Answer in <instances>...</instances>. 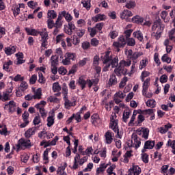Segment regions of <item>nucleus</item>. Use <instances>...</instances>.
<instances>
[{
    "label": "nucleus",
    "mask_w": 175,
    "mask_h": 175,
    "mask_svg": "<svg viewBox=\"0 0 175 175\" xmlns=\"http://www.w3.org/2000/svg\"><path fill=\"white\" fill-rule=\"evenodd\" d=\"M58 136H55L51 142H48V144H46L45 147H49V146H55L57 142H58Z\"/></svg>",
    "instance_id": "obj_57"
},
{
    "label": "nucleus",
    "mask_w": 175,
    "mask_h": 175,
    "mask_svg": "<svg viewBox=\"0 0 175 175\" xmlns=\"http://www.w3.org/2000/svg\"><path fill=\"white\" fill-rule=\"evenodd\" d=\"M125 44H126V41L125 40V38H124V36H120L118 39V42H113V46L118 49L120 47H124Z\"/></svg>",
    "instance_id": "obj_12"
},
{
    "label": "nucleus",
    "mask_w": 175,
    "mask_h": 175,
    "mask_svg": "<svg viewBox=\"0 0 175 175\" xmlns=\"http://www.w3.org/2000/svg\"><path fill=\"white\" fill-rule=\"evenodd\" d=\"M168 172H169V165H165L161 167L162 174L167 175Z\"/></svg>",
    "instance_id": "obj_61"
},
{
    "label": "nucleus",
    "mask_w": 175,
    "mask_h": 175,
    "mask_svg": "<svg viewBox=\"0 0 175 175\" xmlns=\"http://www.w3.org/2000/svg\"><path fill=\"white\" fill-rule=\"evenodd\" d=\"M148 65V58L144 57L139 62V69L143 70Z\"/></svg>",
    "instance_id": "obj_25"
},
{
    "label": "nucleus",
    "mask_w": 175,
    "mask_h": 175,
    "mask_svg": "<svg viewBox=\"0 0 175 175\" xmlns=\"http://www.w3.org/2000/svg\"><path fill=\"white\" fill-rule=\"evenodd\" d=\"M66 168V166L62 165L57 168V174L59 175H66V172H65V169Z\"/></svg>",
    "instance_id": "obj_42"
},
{
    "label": "nucleus",
    "mask_w": 175,
    "mask_h": 175,
    "mask_svg": "<svg viewBox=\"0 0 175 175\" xmlns=\"http://www.w3.org/2000/svg\"><path fill=\"white\" fill-rule=\"evenodd\" d=\"M32 145H31V140L29 139H21L18 141V144H17L16 147L18 150H20V148H30Z\"/></svg>",
    "instance_id": "obj_10"
},
{
    "label": "nucleus",
    "mask_w": 175,
    "mask_h": 175,
    "mask_svg": "<svg viewBox=\"0 0 175 175\" xmlns=\"http://www.w3.org/2000/svg\"><path fill=\"white\" fill-rule=\"evenodd\" d=\"M92 21L94 23H98L99 21H103V20H106V15L102 14H98L92 18Z\"/></svg>",
    "instance_id": "obj_24"
},
{
    "label": "nucleus",
    "mask_w": 175,
    "mask_h": 175,
    "mask_svg": "<svg viewBox=\"0 0 175 175\" xmlns=\"http://www.w3.org/2000/svg\"><path fill=\"white\" fill-rule=\"evenodd\" d=\"M62 94L64 95V106L66 109H69L72 107V106H76L75 102H70V100L68 99V86L66 83H63Z\"/></svg>",
    "instance_id": "obj_2"
},
{
    "label": "nucleus",
    "mask_w": 175,
    "mask_h": 175,
    "mask_svg": "<svg viewBox=\"0 0 175 175\" xmlns=\"http://www.w3.org/2000/svg\"><path fill=\"white\" fill-rule=\"evenodd\" d=\"M41 36V40L49 39V33L46 29H42L41 31H39V34Z\"/></svg>",
    "instance_id": "obj_33"
},
{
    "label": "nucleus",
    "mask_w": 175,
    "mask_h": 175,
    "mask_svg": "<svg viewBox=\"0 0 175 175\" xmlns=\"http://www.w3.org/2000/svg\"><path fill=\"white\" fill-rule=\"evenodd\" d=\"M136 44V41L131 38L127 39V46H130L131 47H133Z\"/></svg>",
    "instance_id": "obj_62"
},
{
    "label": "nucleus",
    "mask_w": 175,
    "mask_h": 175,
    "mask_svg": "<svg viewBox=\"0 0 175 175\" xmlns=\"http://www.w3.org/2000/svg\"><path fill=\"white\" fill-rule=\"evenodd\" d=\"M33 123L34 125H39V124H41L42 119H40V116L38 115L35 116L34 119L33 120Z\"/></svg>",
    "instance_id": "obj_58"
},
{
    "label": "nucleus",
    "mask_w": 175,
    "mask_h": 175,
    "mask_svg": "<svg viewBox=\"0 0 175 175\" xmlns=\"http://www.w3.org/2000/svg\"><path fill=\"white\" fill-rule=\"evenodd\" d=\"M131 114H132V112L130 111H126L123 113V121L124 122H126L128 121V118H129Z\"/></svg>",
    "instance_id": "obj_49"
},
{
    "label": "nucleus",
    "mask_w": 175,
    "mask_h": 175,
    "mask_svg": "<svg viewBox=\"0 0 175 175\" xmlns=\"http://www.w3.org/2000/svg\"><path fill=\"white\" fill-rule=\"evenodd\" d=\"M172 124L170 123H168L161 127H159L158 129L161 135H165V133H167L169 131V129H171Z\"/></svg>",
    "instance_id": "obj_18"
},
{
    "label": "nucleus",
    "mask_w": 175,
    "mask_h": 175,
    "mask_svg": "<svg viewBox=\"0 0 175 175\" xmlns=\"http://www.w3.org/2000/svg\"><path fill=\"white\" fill-rule=\"evenodd\" d=\"M10 96H12V95L8 94L6 92H3V94L0 92V100H2V102L10 100Z\"/></svg>",
    "instance_id": "obj_28"
},
{
    "label": "nucleus",
    "mask_w": 175,
    "mask_h": 175,
    "mask_svg": "<svg viewBox=\"0 0 175 175\" xmlns=\"http://www.w3.org/2000/svg\"><path fill=\"white\" fill-rule=\"evenodd\" d=\"M133 16V13H132L131 11H129L128 10H124L121 14H120V18L122 20H126L128 21L129 17H132Z\"/></svg>",
    "instance_id": "obj_17"
},
{
    "label": "nucleus",
    "mask_w": 175,
    "mask_h": 175,
    "mask_svg": "<svg viewBox=\"0 0 175 175\" xmlns=\"http://www.w3.org/2000/svg\"><path fill=\"white\" fill-rule=\"evenodd\" d=\"M110 52H106L105 55V59L103 64H105L106 66L103 68L104 72H107L109 68L111 65L112 68H116V66H118V57H115L113 58L110 56Z\"/></svg>",
    "instance_id": "obj_1"
},
{
    "label": "nucleus",
    "mask_w": 175,
    "mask_h": 175,
    "mask_svg": "<svg viewBox=\"0 0 175 175\" xmlns=\"http://www.w3.org/2000/svg\"><path fill=\"white\" fill-rule=\"evenodd\" d=\"M105 144H111L113 143L114 133L110 131H107L104 135Z\"/></svg>",
    "instance_id": "obj_11"
},
{
    "label": "nucleus",
    "mask_w": 175,
    "mask_h": 175,
    "mask_svg": "<svg viewBox=\"0 0 175 175\" xmlns=\"http://www.w3.org/2000/svg\"><path fill=\"white\" fill-rule=\"evenodd\" d=\"M124 54L126 58H128V59L135 62V61L137 60V58H139V57H142V55H143V52H140V51L133 52L132 49H126L124 51Z\"/></svg>",
    "instance_id": "obj_3"
},
{
    "label": "nucleus",
    "mask_w": 175,
    "mask_h": 175,
    "mask_svg": "<svg viewBox=\"0 0 175 175\" xmlns=\"http://www.w3.org/2000/svg\"><path fill=\"white\" fill-rule=\"evenodd\" d=\"M85 20L84 19H79L77 21V27H85Z\"/></svg>",
    "instance_id": "obj_63"
},
{
    "label": "nucleus",
    "mask_w": 175,
    "mask_h": 175,
    "mask_svg": "<svg viewBox=\"0 0 175 175\" xmlns=\"http://www.w3.org/2000/svg\"><path fill=\"white\" fill-rule=\"evenodd\" d=\"M50 148H46L43 153V161L44 163H49V152H50Z\"/></svg>",
    "instance_id": "obj_38"
},
{
    "label": "nucleus",
    "mask_w": 175,
    "mask_h": 175,
    "mask_svg": "<svg viewBox=\"0 0 175 175\" xmlns=\"http://www.w3.org/2000/svg\"><path fill=\"white\" fill-rule=\"evenodd\" d=\"M15 55L17 58L16 65H21L25 62V60H24V54L23 53L19 52L16 53Z\"/></svg>",
    "instance_id": "obj_21"
},
{
    "label": "nucleus",
    "mask_w": 175,
    "mask_h": 175,
    "mask_svg": "<svg viewBox=\"0 0 175 175\" xmlns=\"http://www.w3.org/2000/svg\"><path fill=\"white\" fill-rule=\"evenodd\" d=\"M4 109H8L9 113H14L16 111V102L14 100H11L8 103H5L4 106Z\"/></svg>",
    "instance_id": "obj_13"
},
{
    "label": "nucleus",
    "mask_w": 175,
    "mask_h": 175,
    "mask_svg": "<svg viewBox=\"0 0 175 175\" xmlns=\"http://www.w3.org/2000/svg\"><path fill=\"white\" fill-rule=\"evenodd\" d=\"M126 9H135L136 8V2L135 1L130 0L126 3Z\"/></svg>",
    "instance_id": "obj_40"
},
{
    "label": "nucleus",
    "mask_w": 175,
    "mask_h": 175,
    "mask_svg": "<svg viewBox=\"0 0 175 175\" xmlns=\"http://www.w3.org/2000/svg\"><path fill=\"white\" fill-rule=\"evenodd\" d=\"M150 73L148 71H142L140 76V79L142 81H144L146 77H148L150 76Z\"/></svg>",
    "instance_id": "obj_48"
},
{
    "label": "nucleus",
    "mask_w": 175,
    "mask_h": 175,
    "mask_svg": "<svg viewBox=\"0 0 175 175\" xmlns=\"http://www.w3.org/2000/svg\"><path fill=\"white\" fill-rule=\"evenodd\" d=\"M99 154V151L97 149L94 150L92 146L88 147L85 152L83 153V155H98Z\"/></svg>",
    "instance_id": "obj_14"
},
{
    "label": "nucleus",
    "mask_w": 175,
    "mask_h": 175,
    "mask_svg": "<svg viewBox=\"0 0 175 175\" xmlns=\"http://www.w3.org/2000/svg\"><path fill=\"white\" fill-rule=\"evenodd\" d=\"M164 28L165 25L161 24V21H157L154 23L152 29L154 32H156V39H159L161 38V33H162Z\"/></svg>",
    "instance_id": "obj_4"
},
{
    "label": "nucleus",
    "mask_w": 175,
    "mask_h": 175,
    "mask_svg": "<svg viewBox=\"0 0 175 175\" xmlns=\"http://www.w3.org/2000/svg\"><path fill=\"white\" fill-rule=\"evenodd\" d=\"M109 84V85H116L117 84V78H116V75H111L110 77Z\"/></svg>",
    "instance_id": "obj_51"
},
{
    "label": "nucleus",
    "mask_w": 175,
    "mask_h": 175,
    "mask_svg": "<svg viewBox=\"0 0 175 175\" xmlns=\"http://www.w3.org/2000/svg\"><path fill=\"white\" fill-rule=\"evenodd\" d=\"M47 15L49 18V20H54V18H57V12L54 10H49Z\"/></svg>",
    "instance_id": "obj_45"
},
{
    "label": "nucleus",
    "mask_w": 175,
    "mask_h": 175,
    "mask_svg": "<svg viewBox=\"0 0 175 175\" xmlns=\"http://www.w3.org/2000/svg\"><path fill=\"white\" fill-rule=\"evenodd\" d=\"M119 65H121V66L124 68L125 67L128 68L132 65V60H122L120 62Z\"/></svg>",
    "instance_id": "obj_39"
},
{
    "label": "nucleus",
    "mask_w": 175,
    "mask_h": 175,
    "mask_svg": "<svg viewBox=\"0 0 175 175\" xmlns=\"http://www.w3.org/2000/svg\"><path fill=\"white\" fill-rule=\"evenodd\" d=\"M50 61H51V66H57V65H58L59 64L58 56L52 55Z\"/></svg>",
    "instance_id": "obj_37"
},
{
    "label": "nucleus",
    "mask_w": 175,
    "mask_h": 175,
    "mask_svg": "<svg viewBox=\"0 0 175 175\" xmlns=\"http://www.w3.org/2000/svg\"><path fill=\"white\" fill-rule=\"evenodd\" d=\"M114 96L116 98H118L119 99H124L125 98L126 95H125V94H124V92H122V91L119 90L114 94Z\"/></svg>",
    "instance_id": "obj_50"
},
{
    "label": "nucleus",
    "mask_w": 175,
    "mask_h": 175,
    "mask_svg": "<svg viewBox=\"0 0 175 175\" xmlns=\"http://www.w3.org/2000/svg\"><path fill=\"white\" fill-rule=\"evenodd\" d=\"M10 65H13V62L12 60H8L7 62H5L3 65V70H5L6 72H9L10 70Z\"/></svg>",
    "instance_id": "obj_36"
},
{
    "label": "nucleus",
    "mask_w": 175,
    "mask_h": 175,
    "mask_svg": "<svg viewBox=\"0 0 175 175\" xmlns=\"http://www.w3.org/2000/svg\"><path fill=\"white\" fill-rule=\"evenodd\" d=\"M61 14H62L63 17H64L66 21H67V23H70V21H72V20H73V16H72V15L68 12H66V11H62L61 12Z\"/></svg>",
    "instance_id": "obj_29"
},
{
    "label": "nucleus",
    "mask_w": 175,
    "mask_h": 175,
    "mask_svg": "<svg viewBox=\"0 0 175 175\" xmlns=\"http://www.w3.org/2000/svg\"><path fill=\"white\" fill-rule=\"evenodd\" d=\"M36 133V127H31L29 128L25 133V137H27V139H29L31 136H33Z\"/></svg>",
    "instance_id": "obj_23"
},
{
    "label": "nucleus",
    "mask_w": 175,
    "mask_h": 175,
    "mask_svg": "<svg viewBox=\"0 0 175 175\" xmlns=\"http://www.w3.org/2000/svg\"><path fill=\"white\" fill-rule=\"evenodd\" d=\"M161 17L165 23H169L170 18L167 17V12L163 11L161 14Z\"/></svg>",
    "instance_id": "obj_41"
},
{
    "label": "nucleus",
    "mask_w": 175,
    "mask_h": 175,
    "mask_svg": "<svg viewBox=\"0 0 175 175\" xmlns=\"http://www.w3.org/2000/svg\"><path fill=\"white\" fill-rule=\"evenodd\" d=\"M142 144V142L140 141V138L137 137V134L133 133L131 135V144L129 145V147H133L135 150H137L139 147H140Z\"/></svg>",
    "instance_id": "obj_7"
},
{
    "label": "nucleus",
    "mask_w": 175,
    "mask_h": 175,
    "mask_svg": "<svg viewBox=\"0 0 175 175\" xmlns=\"http://www.w3.org/2000/svg\"><path fill=\"white\" fill-rule=\"evenodd\" d=\"M78 83L79 85H81L82 90H84L85 88V84H87V81L84 79L83 77H81L78 79Z\"/></svg>",
    "instance_id": "obj_44"
},
{
    "label": "nucleus",
    "mask_w": 175,
    "mask_h": 175,
    "mask_svg": "<svg viewBox=\"0 0 175 175\" xmlns=\"http://www.w3.org/2000/svg\"><path fill=\"white\" fill-rule=\"evenodd\" d=\"M129 172L133 173V175H139L142 173V168L137 165L133 164Z\"/></svg>",
    "instance_id": "obj_15"
},
{
    "label": "nucleus",
    "mask_w": 175,
    "mask_h": 175,
    "mask_svg": "<svg viewBox=\"0 0 175 175\" xmlns=\"http://www.w3.org/2000/svg\"><path fill=\"white\" fill-rule=\"evenodd\" d=\"M66 55L69 59L70 61H75L76 59V53L67 52Z\"/></svg>",
    "instance_id": "obj_52"
},
{
    "label": "nucleus",
    "mask_w": 175,
    "mask_h": 175,
    "mask_svg": "<svg viewBox=\"0 0 175 175\" xmlns=\"http://www.w3.org/2000/svg\"><path fill=\"white\" fill-rule=\"evenodd\" d=\"M109 129H112L113 132H117L118 129V119H117V115L112 113L110 117Z\"/></svg>",
    "instance_id": "obj_6"
},
{
    "label": "nucleus",
    "mask_w": 175,
    "mask_h": 175,
    "mask_svg": "<svg viewBox=\"0 0 175 175\" xmlns=\"http://www.w3.org/2000/svg\"><path fill=\"white\" fill-rule=\"evenodd\" d=\"M58 73L59 75H62V76H65V75L68 73V70H66V68H65L64 66H60L58 68Z\"/></svg>",
    "instance_id": "obj_54"
},
{
    "label": "nucleus",
    "mask_w": 175,
    "mask_h": 175,
    "mask_svg": "<svg viewBox=\"0 0 175 175\" xmlns=\"http://www.w3.org/2000/svg\"><path fill=\"white\" fill-rule=\"evenodd\" d=\"M144 21V18L139 16V15H136L135 16H133L132 18V22L134 23L135 24H143Z\"/></svg>",
    "instance_id": "obj_27"
},
{
    "label": "nucleus",
    "mask_w": 175,
    "mask_h": 175,
    "mask_svg": "<svg viewBox=\"0 0 175 175\" xmlns=\"http://www.w3.org/2000/svg\"><path fill=\"white\" fill-rule=\"evenodd\" d=\"M25 31L27 32L28 35H31L32 36H38L39 34V31L35 29H29L27 27Z\"/></svg>",
    "instance_id": "obj_31"
},
{
    "label": "nucleus",
    "mask_w": 175,
    "mask_h": 175,
    "mask_svg": "<svg viewBox=\"0 0 175 175\" xmlns=\"http://www.w3.org/2000/svg\"><path fill=\"white\" fill-rule=\"evenodd\" d=\"M11 80H13V81H23L24 80V77H21L20 75H17L14 77H10Z\"/></svg>",
    "instance_id": "obj_56"
},
{
    "label": "nucleus",
    "mask_w": 175,
    "mask_h": 175,
    "mask_svg": "<svg viewBox=\"0 0 175 175\" xmlns=\"http://www.w3.org/2000/svg\"><path fill=\"white\" fill-rule=\"evenodd\" d=\"M77 38H83L85 33V30L84 29H79L77 31Z\"/></svg>",
    "instance_id": "obj_59"
},
{
    "label": "nucleus",
    "mask_w": 175,
    "mask_h": 175,
    "mask_svg": "<svg viewBox=\"0 0 175 175\" xmlns=\"http://www.w3.org/2000/svg\"><path fill=\"white\" fill-rule=\"evenodd\" d=\"M91 122L93 125H96V124H99L100 122V118H99V115L98 113H94L91 116Z\"/></svg>",
    "instance_id": "obj_26"
},
{
    "label": "nucleus",
    "mask_w": 175,
    "mask_h": 175,
    "mask_svg": "<svg viewBox=\"0 0 175 175\" xmlns=\"http://www.w3.org/2000/svg\"><path fill=\"white\" fill-rule=\"evenodd\" d=\"M21 91H25L28 88V83L25 81H22L20 85Z\"/></svg>",
    "instance_id": "obj_64"
},
{
    "label": "nucleus",
    "mask_w": 175,
    "mask_h": 175,
    "mask_svg": "<svg viewBox=\"0 0 175 175\" xmlns=\"http://www.w3.org/2000/svg\"><path fill=\"white\" fill-rule=\"evenodd\" d=\"M150 78H147L146 80L142 81V95L147 98H151V96H152V94H147V91H148V87H150Z\"/></svg>",
    "instance_id": "obj_8"
},
{
    "label": "nucleus",
    "mask_w": 175,
    "mask_h": 175,
    "mask_svg": "<svg viewBox=\"0 0 175 175\" xmlns=\"http://www.w3.org/2000/svg\"><path fill=\"white\" fill-rule=\"evenodd\" d=\"M22 7L24 6V4H21V5H17V4H14L12 5V10L13 12V14L14 16V17L18 16V14H20V7Z\"/></svg>",
    "instance_id": "obj_19"
},
{
    "label": "nucleus",
    "mask_w": 175,
    "mask_h": 175,
    "mask_svg": "<svg viewBox=\"0 0 175 175\" xmlns=\"http://www.w3.org/2000/svg\"><path fill=\"white\" fill-rule=\"evenodd\" d=\"M87 162V157H81L80 154H77L74 159V164L72 165V168L76 170L79 168V165L82 166Z\"/></svg>",
    "instance_id": "obj_5"
},
{
    "label": "nucleus",
    "mask_w": 175,
    "mask_h": 175,
    "mask_svg": "<svg viewBox=\"0 0 175 175\" xmlns=\"http://www.w3.org/2000/svg\"><path fill=\"white\" fill-rule=\"evenodd\" d=\"M4 53L6 55H12V54H14L16 53V46H10L4 48Z\"/></svg>",
    "instance_id": "obj_20"
},
{
    "label": "nucleus",
    "mask_w": 175,
    "mask_h": 175,
    "mask_svg": "<svg viewBox=\"0 0 175 175\" xmlns=\"http://www.w3.org/2000/svg\"><path fill=\"white\" fill-rule=\"evenodd\" d=\"M88 32H90V35L92 38H94L96 35V29L95 27H88Z\"/></svg>",
    "instance_id": "obj_55"
},
{
    "label": "nucleus",
    "mask_w": 175,
    "mask_h": 175,
    "mask_svg": "<svg viewBox=\"0 0 175 175\" xmlns=\"http://www.w3.org/2000/svg\"><path fill=\"white\" fill-rule=\"evenodd\" d=\"M137 133L139 136H141L142 139L147 140L150 135V129H148V128L141 127L137 130Z\"/></svg>",
    "instance_id": "obj_9"
},
{
    "label": "nucleus",
    "mask_w": 175,
    "mask_h": 175,
    "mask_svg": "<svg viewBox=\"0 0 175 175\" xmlns=\"http://www.w3.org/2000/svg\"><path fill=\"white\" fill-rule=\"evenodd\" d=\"M32 92H33V98L34 99H38V100L42 99V89L38 88L35 89L34 88H32Z\"/></svg>",
    "instance_id": "obj_16"
},
{
    "label": "nucleus",
    "mask_w": 175,
    "mask_h": 175,
    "mask_svg": "<svg viewBox=\"0 0 175 175\" xmlns=\"http://www.w3.org/2000/svg\"><path fill=\"white\" fill-rule=\"evenodd\" d=\"M99 83V79H88L86 81V84H88L89 88H91L92 85H96Z\"/></svg>",
    "instance_id": "obj_34"
},
{
    "label": "nucleus",
    "mask_w": 175,
    "mask_h": 175,
    "mask_svg": "<svg viewBox=\"0 0 175 175\" xmlns=\"http://www.w3.org/2000/svg\"><path fill=\"white\" fill-rule=\"evenodd\" d=\"M114 169H116V165H112L107 170V173L108 175H116L114 172Z\"/></svg>",
    "instance_id": "obj_47"
},
{
    "label": "nucleus",
    "mask_w": 175,
    "mask_h": 175,
    "mask_svg": "<svg viewBox=\"0 0 175 175\" xmlns=\"http://www.w3.org/2000/svg\"><path fill=\"white\" fill-rule=\"evenodd\" d=\"M155 146V141H146L144 144V148L152 150Z\"/></svg>",
    "instance_id": "obj_32"
},
{
    "label": "nucleus",
    "mask_w": 175,
    "mask_h": 175,
    "mask_svg": "<svg viewBox=\"0 0 175 175\" xmlns=\"http://www.w3.org/2000/svg\"><path fill=\"white\" fill-rule=\"evenodd\" d=\"M133 36H134V38H136L139 42H143V33H142L140 30L134 31L133 33Z\"/></svg>",
    "instance_id": "obj_30"
},
{
    "label": "nucleus",
    "mask_w": 175,
    "mask_h": 175,
    "mask_svg": "<svg viewBox=\"0 0 175 175\" xmlns=\"http://www.w3.org/2000/svg\"><path fill=\"white\" fill-rule=\"evenodd\" d=\"M108 165L106 163H101L100 164L99 167L96 169V175H100V174H103V172L106 170Z\"/></svg>",
    "instance_id": "obj_22"
},
{
    "label": "nucleus",
    "mask_w": 175,
    "mask_h": 175,
    "mask_svg": "<svg viewBox=\"0 0 175 175\" xmlns=\"http://www.w3.org/2000/svg\"><path fill=\"white\" fill-rule=\"evenodd\" d=\"M54 125V118L53 116H49L47 118V126H53Z\"/></svg>",
    "instance_id": "obj_60"
},
{
    "label": "nucleus",
    "mask_w": 175,
    "mask_h": 175,
    "mask_svg": "<svg viewBox=\"0 0 175 175\" xmlns=\"http://www.w3.org/2000/svg\"><path fill=\"white\" fill-rule=\"evenodd\" d=\"M146 105L148 107H150L151 109H154L155 106H157V101L154 99H149L146 102Z\"/></svg>",
    "instance_id": "obj_35"
},
{
    "label": "nucleus",
    "mask_w": 175,
    "mask_h": 175,
    "mask_svg": "<svg viewBox=\"0 0 175 175\" xmlns=\"http://www.w3.org/2000/svg\"><path fill=\"white\" fill-rule=\"evenodd\" d=\"M48 102L53 103H59V99L55 96H50L47 98Z\"/></svg>",
    "instance_id": "obj_53"
},
{
    "label": "nucleus",
    "mask_w": 175,
    "mask_h": 175,
    "mask_svg": "<svg viewBox=\"0 0 175 175\" xmlns=\"http://www.w3.org/2000/svg\"><path fill=\"white\" fill-rule=\"evenodd\" d=\"M114 72L117 76H121V75H124V68L120 64H119L118 67L115 69Z\"/></svg>",
    "instance_id": "obj_43"
},
{
    "label": "nucleus",
    "mask_w": 175,
    "mask_h": 175,
    "mask_svg": "<svg viewBox=\"0 0 175 175\" xmlns=\"http://www.w3.org/2000/svg\"><path fill=\"white\" fill-rule=\"evenodd\" d=\"M53 92H59V91H61V85H59V83L55 82L53 84Z\"/></svg>",
    "instance_id": "obj_46"
}]
</instances>
